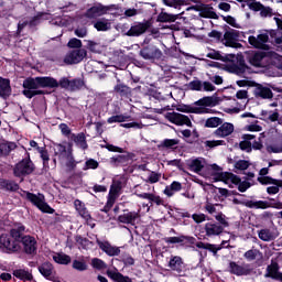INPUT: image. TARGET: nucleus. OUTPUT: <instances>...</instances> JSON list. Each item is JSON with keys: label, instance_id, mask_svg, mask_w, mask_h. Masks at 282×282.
<instances>
[{"label": "nucleus", "instance_id": "obj_11", "mask_svg": "<svg viewBox=\"0 0 282 282\" xmlns=\"http://www.w3.org/2000/svg\"><path fill=\"white\" fill-rule=\"evenodd\" d=\"M140 56H142L144 61H151V63H153L162 58V51L158 46L149 45L140 51Z\"/></svg>", "mask_w": 282, "mask_h": 282}, {"label": "nucleus", "instance_id": "obj_40", "mask_svg": "<svg viewBox=\"0 0 282 282\" xmlns=\"http://www.w3.org/2000/svg\"><path fill=\"white\" fill-rule=\"evenodd\" d=\"M53 260L61 265H69V263H72V257L63 252L54 253Z\"/></svg>", "mask_w": 282, "mask_h": 282}, {"label": "nucleus", "instance_id": "obj_35", "mask_svg": "<svg viewBox=\"0 0 282 282\" xmlns=\"http://www.w3.org/2000/svg\"><path fill=\"white\" fill-rule=\"evenodd\" d=\"M14 149H17V143L3 140L0 141V158L10 155Z\"/></svg>", "mask_w": 282, "mask_h": 282}, {"label": "nucleus", "instance_id": "obj_51", "mask_svg": "<svg viewBox=\"0 0 282 282\" xmlns=\"http://www.w3.org/2000/svg\"><path fill=\"white\" fill-rule=\"evenodd\" d=\"M262 116L264 120H270V122H276V120H279V112L276 111L263 110Z\"/></svg>", "mask_w": 282, "mask_h": 282}, {"label": "nucleus", "instance_id": "obj_18", "mask_svg": "<svg viewBox=\"0 0 282 282\" xmlns=\"http://www.w3.org/2000/svg\"><path fill=\"white\" fill-rule=\"evenodd\" d=\"M97 246H99L102 252H106L108 257H118L120 254V248L112 246L109 241L97 240Z\"/></svg>", "mask_w": 282, "mask_h": 282}, {"label": "nucleus", "instance_id": "obj_47", "mask_svg": "<svg viewBox=\"0 0 282 282\" xmlns=\"http://www.w3.org/2000/svg\"><path fill=\"white\" fill-rule=\"evenodd\" d=\"M193 237H185V236H180V237H167L165 238V243H184V241H193Z\"/></svg>", "mask_w": 282, "mask_h": 282}, {"label": "nucleus", "instance_id": "obj_16", "mask_svg": "<svg viewBox=\"0 0 282 282\" xmlns=\"http://www.w3.org/2000/svg\"><path fill=\"white\" fill-rule=\"evenodd\" d=\"M249 10H253V12H260V15L263 18L272 17L274 12L272 11V8L263 6L261 2H250Z\"/></svg>", "mask_w": 282, "mask_h": 282}, {"label": "nucleus", "instance_id": "obj_31", "mask_svg": "<svg viewBox=\"0 0 282 282\" xmlns=\"http://www.w3.org/2000/svg\"><path fill=\"white\" fill-rule=\"evenodd\" d=\"M107 275L116 282H131V278L122 275V273L118 272V269H108Z\"/></svg>", "mask_w": 282, "mask_h": 282}, {"label": "nucleus", "instance_id": "obj_63", "mask_svg": "<svg viewBox=\"0 0 282 282\" xmlns=\"http://www.w3.org/2000/svg\"><path fill=\"white\" fill-rule=\"evenodd\" d=\"M164 6L169 8H175L176 10L183 4L182 0H163Z\"/></svg>", "mask_w": 282, "mask_h": 282}, {"label": "nucleus", "instance_id": "obj_62", "mask_svg": "<svg viewBox=\"0 0 282 282\" xmlns=\"http://www.w3.org/2000/svg\"><path fill=\"white\" fill-rule=\"evenodd\" d=\"M237 171H246L250 166V162L246 160H239L234 164Z\"/></svg>", "mask_w": 282, "mask_h": 282}, {"label": "nucleus", "instance_id": "obj_46", "mask_svg": "<svg viewBox=\"0 0 282 282\" xmlns=\"http://www.w3.org/2000/svg\"><path fill=\"white\" fill-rule=\"evenodd\" d=\"M13 276L20 279L21 281H32V273H29L26 270L18 269L13 271Z\"/></svg>", "mask_w": 282, "mask_h": 282}, {"label": "nucleus", "instance_id": "obj_8", "mask_svg": "<svg viewBox=\"0 0 282 282\" xmlns=\"http://www.w3.org/2000/svg\"><path fill=\"white\" fill-rule=\"evenodd\" d=\"M276 35V31H268L261 32L258 36L251 35L248 41L252 45V47H257L258 50H265L268 47L265 43H268L270 36Z\"/></svg>", "mask_w": 282, "mask_h": 282}, {"label": "nucleus", "instance_id": "obj_38", "mask_svg": "<svg viewBox=\"0 0 282 282\" xmlns=\"http://www.w3.org/2000/svg\"><path fill=\"white\" fill-rule=\"evenodd\" d=\"M95 30L98 32H107V30H111V22L105 18L97 20L94 23Z\"/></svg>", "mask_w": 282, "mask_h": 282}, {"label": "nucleus", "instance_id": "obj_55", "mask_svg": "<svg viewBox=\"0 0 282 282\" xmlns=\"http://www.w3.org/2000/svg\"><path fill=\"white\" fill-rule=\"evenodd\" d=\"M128 161H129V156L127 155H117L110 159V162L112 164H116V166H120V164H127Z\"/></svg>", "mask_w": 282, "mask_h": 282}, {"label": "nucleus", "instance_id": "obj_17", "mask_svg": "<svg viewBox=\"0 0 282 282\" xmlns=\"http://www.w3.org/2000/svg\"><path fill=\"white\" fill-rule=\"evenodd\" d=\"M75 210H77L78 215L87 221V224L94 228V224H91V215H89V212L87 210V207H85V203L80 202L79 199H76L74 202Z\"/></svg>", "mask_w": 282, "mask_h": 282}, {"label": "nucleus", "instance_id": "obj_44", "mask_svg": "<svg viewBox=\"0 0 282 282\" xmlns=\"http://www.w3.org/2000/svg\"><path fill=\"white\" fill-rule=\"evenodd\" d=\"M204 166H206V161L204 159H193L189 162V169L191 171H194V173H199Z\"/></svg>", "mask_w": 282, "mask_h": 282}, {"label": "nucleus", "instance_id": "obj_27", "mask_svg": "<svg viewBox=\"0 0 282 282\" xmlns=\"http://www.w3.org/2000/svg\"><path fill=\"white\" fill-rule=\"evenodd\" d=\"M102 14H107V8L102 4H97L87 10L86 17L88 19H96L98 17H102Z\"/></svg>", "mask_w": 282, "mask_h": 282}, {"label": "nucleus", "instance_id": "obj_9", "mask_svg": "<svg viewBox=\"0 0 282 282\" xmlns=\"http://www.w3.org/2000/svg\"><path fill=\"white\" fill-rule=\"evenodd\" d=\"M166 120L172 122V124H176L177 127H193V121H191V117L186 115H182L180 112H167L165 115Z\"/></svg>", "mask_w": 282, "mask_h": 282}, {"label": "nucleus", "instance_id": "obj_41", "mask_svg": "<svg viewBox=\"0 0 282 282\" xmlns=\"http://www.w3.org/2000/svg\"><path fill=\"white\" fill-rule=\"evenodd\" d=\"M243 140L245 141L240 142V149L241 151L250 153V151H252V143H250V140H254V134H243Z\"/></svg>", "mask_w": 282, "mask_h": 282}, {"label": "nucleus", "instance_id": "obj_29", "mask_svg": "<svg viewBox=\"0 0 282 282\" xmlns=\"http://www.w3.org/2000/svg\"><path fill=\"white\" fill-rule=\"evenodd\" d=\"M12 94V87L10 86V79L0 77V98H9Z\"/></svg>", "mask_w": 282, "mask_h": 282}, {"label": "nucleus", "instance_id": "obj_49", "mask_svg": "<svg viewBox=\"0 0 282 282\" xmlns=\"http://www.w3.org/2000/svg\"><path fill=\"white\" fill-rule=\"evenodd\" d=\"M221 118L219 117H212L208 118L205 122V127H207L208 129H215L217 127H219V124H221Z\"/></svg>", "mask_w": 282, "mask_h": 282}, {"label": "nucleus", "instance_id": "obj_58", "mask_svg": "<svg viewBox=\"0 0 282 282\" xmlns=\"http://www.w3.org/2000/svg\"><path fill=\"white\" fill-rule=\"evenodd\" d=\"M37 153H40L42 160H43V164L45 166V169H47L50 165V154H47V151H45V148H37Z\"/></svg>", "mask_w": 282, "mask_h": 282}, {"label": "nucleus", "instance_id": "obj_57", "mask_svg": "<svg viewBox=\"0 0 282 282\" xmlns=\"http://www.w3.org/2000/svg\"><path fill=\"white\" fill-rule=\"evenodd\" d=\"M85 43H87V48L90 50V52H94L95 54H100V44L91 40H85Z\"/></svg>", "mask_w": 282, "mask_h": 282}, {"label": "nucleus", "instance_id": "obj_12", "mask_svg": "<svg viewBox=\"0 0 282 282\" xmlns=\"http://www.w3.org/2000/svg\"><path fill=\"white\" fill-rule=\"evenodd\" d=\"M34 171V163L31 160H22L14 167V175L17 177H23V175H30Z\"/></svg>", "mask_w": 282, "mask_h": 282}, {"label": "nucleus", "instance_id": "obj_52", "mask_svg": "<svg viewBox=\"0 0 282 282\" xmlns=\"http://www.w3.org/2000/svg\"><path fill=\"white\" fill-rule=\"evenodd\" d=\"M84 86H85V82H83L82 79H73L70 80V86L68 91H78V89H83Z\"/></svg>", "mask_w": 282, "mask_h": 282}, {"label": "nucleus", "instance_id": "obj_15", "mask_svg": "<svg viewBox=\"0 0 282 282\" xmlns=\"http://www.w3.org/2000/svg\"><path fill=\"white\" fill-rule=\"evenodd\" d=\"M192 91H215L217 89L215 85L210 82H202L199 79H194L188 84Z\"/></svg>", "mask_w": 282, "mask_h": 282}, {"label": "nucleus", "instance_id": "obj_37", "mask_svg": "<svg viewBox=\"0 0 282 282\" xmlns=\"http://www.w3.org/2000/svg\"><path fill=\"white\" fill-rule=\"evenodd\" d=\"M39 271L45 279L52 280V274H54V267L52 263L45 262L39 267Z\"/></svg>", "mask_w": 282, "mask_h": 282}, {"label": "nucleus", "instance_id": "obj_24", "mask_svg": "<svg viewBox=\"0 0 282 282\" xmlns=\"http://www.w3.org/2000/svg\"><path fill=\"white\" fill-rule=\"evenodd\" d=\"M235 131V126L230 122L223 123L218 129L214 131L217 138H228Z\"/></svg>", "mask_w": 282, "mask_h": 282}, {"label": "nucleus", "instance_id": "obj_60", "mask_svg": "<svg viewBox=\"0 0 282 282\" xmlns=\"http://www.w3.org/2000/svg\"><path fill=\"white\" fill-rule=\"evenodd\" d=\"M162 177L161 173L158 172H150L147 178V182H149L150 184H158V182H160Z\"/></svg>", "mask_w": 282, "mask_h": 282}, {"label": "nucleus", "instance_id": "obj_34", "mask_svg": "<svg viewBox=\"0 0 282 282\" xmlns=\"http://www.w3.org/2000/svg\"><path fill=\"white\" fill-rule=\"evenodd\" d=\"M140 217V214L137 212H128L118 217L120 224H135V219Z\"/></svg>", "mask_w": 282, "mask_h": 282}, {"label": "nucleus", "instance_id": "obj_14", "mask_svg": "<svg viewBox=\"0 0 282 282\" xmlns=\"http://www.w3.org/2000/svg\"><path fill=\"white\" fill-rule=\"evenodd\" d=\"M20 243L26 254H36L37 243L36 238L32 236L20 237Z\"/></svg>", "mask_w": 282, "mask_h": 282}, {"label": "nucleus", "instance_id": "obj_33", "mask_svg": "<svg viewBox=\"0 0 282 282\" xmlns=\"http://www.w3.org/2000/svg\"><path fill=\"white\" fill-rule=\"evenodd\" d=\"M258 237L261 241H274L279 237V234L272 229H261L258 231Z\"/></svg>", "mask_w": 282, "mask_h": 282}, {"label": "nucleus", "instance_id": "obj_48", "mask_svg": "<svg viewBox=\"0 0 282 282\" xmlns=\"http://www.w3.org/2000/svg\"><path fill=\"white\" fill-rule=\"evenodd\" d=\"M243 257L247 261H254V259H261L262 254L258 249H251L246 251Z\"/></svg>", "mask_w": 282, "mask_h": 282}, {"label": "nucleus", "instance_id": "obj_32", "mask_svg": "<svg viewBox=\"0 0 282 282\" xmlns=\"http://www.w3.org/2000/svg\"><path fill=\"white\" fill-rule=\"evenodd\" d=\"M254 95L257 96V98H263V99H270L273 96L272 90L268 88V86H263L259 84L256 86Z\"/></svg>", "mask_w": 282, "mask_h": 282}, {"label": "nucleus", "instance_id": "obj_54", "mask_svg": "<svg viewBox=\"0 0 282 282\" xmlns=\"http://www.w3.org/2000/svg\"><path fill=\"white\" fill-rule=\"evenodd\" d=\"M129 116L127 115H116L110 118H108L107 122L108 124H113V122H127V119Z\"/></svg>", "mask_w": 282, "mask_h": 282}, {"label": "nucleus", "instance_id": "obj_45", "mask_svg": "<svg viewBox=\"0 0 282 282\" xmlns=\"http://www.w3.org/2000/svg\"><path fill=\"white\" fill-rule=\"evenodd\" d=\"M178 17H180L178 14H171V13H166V12H161L158 17V21L160 23H173V22L177 21Z\"/></svg>", "mask_w": 282, "mask_h": 282}, {"label": "nucleus", "instance_id": "obj_1", "mask_svg": "<svg viewBox=\"0 0 282 282\" xmlns=\"http://www.w3.org/2000/svg\"><path fill=\"white\" fill-rule=\"evenodd\" d=\"M23 95L26 98H34V96H41L44 94L43 90L46 87L48 89H56L58 87V80L54 77H35L29 78L23 82Z\"/></svg>", "mask_w": 282, "mask_h": 282}, {"label": "nucleus", "instance_id": "obj_42", "mask_svg": "<svg viewBox=\"0 0 282 282\" xmlns=\"http://www.w3.org/2000/svg\"><path fill=\"white\" fill-rule=\"evenodd\" d=\"M223 43L226 47H241L240 44L235 45V33L232 31L225 33Z\"/></svg>", "mask_w": 282, "mask_h": 282}, {"label": "nucleus", "instance_id": "obj_23", "mask_svg": "<svg viewBox=\"0 0 282 282\" xmlns=\"http://www.w3.org/2000/svg\"><path fill=\"white\" fill-rule=\"evenodd\" d=\"M229 270L231 274H236V276H245L250 274V267L248 264H237L236 262L229 263Z\"/></svg>", "mask_w": 282, "mask_h": 282}, {"label": "nucleus", "instance_id": "obj_36", "mask_svg": "<svg viewBox=\"0 0 282 282\" xmlns=\"http://www.w3.org/2000/svg\"><path fill=\"white\" fill-rule=\"evenodd\" d=\"M198 10L200 12V17H204L205 19H217V13H215L213 7L208 4H200Z\"/></svg>", "mask_w": 282, "mask_h": 282}, {"label": "nucleus", "instance_id": "obj_5", "mask_svg": "<svg viewBox=\"0 0 282 282\" xmlns=\"http://www.w3.org/2000/svg\"><path fill=\"white\" fill-rule=\"evenodd\" d=\"M22 197L31 202L33 206H36L39 210L42 213H47L48 215H54V208H51L46 203H45V196L43 194H32L30 192H22Z\"/></svg>", "mask_w": 282, "mask_h": 282}, {"label": "nucleus", "instance_id": "obj_2", "mask_svg": "<svg viewBox=\"0 0 282 282\" xmlns=\"http://www.w3.org/2000/svg\"><path fill=\"white\" fill-rule=\"evenodd\" d=\"M210 180L212 182H224V184H227L229 188L238 186L240 193H246V191L250 188V184L248 182H241V178L232 173L223 172L221 169L215 164L210 165Z\"/></svg>", "mask_w": 282, "mask_h": 282}, {"label": "nucleus", "instance_id": "obj_19", "mask_svg": "<svg viewBox=\"0 0 282 282\" xmlns=\"http://www.w3.org/2000/svg\"><path fill=\"white\" fill-rule=\"evenodd\" d=\"M234 204H242L243 206H247V208H261L262 210H265V208L270 207V204L265 200H246L241 202L237 198L234 199Z\"/></svg>", "mask_w": 282, "mask_h": 282}, {"label": "nucleus", "instance_id": "obj_6", "mask_svg": "<svg viewBox=\"0 0 282 282\" xmlns=\"http://www.w3.org/2000/svg\"><path fill=\"white\" fill-rule=\"evenodd\" d=\"M198 107H193L189 109H181L177 108V111H187L188 113H210V108L207 107H215L217 105V100L213 97H204L196 101Z\"/></svg>", "mask_w": 282, "mask_h": 282}, {"label": "nucleus", "instance_id": "obj_30", "mask_svg": "<svg viewBox=\"0 0 282 282\" xmlns=\"http://www.w3.org/2000/svg\"><path fill=\"white\" fill-rule=\"evenodd\" d=\"M267 278L275 279L276 281H282V273L279 272V264L276 262H272L268 268H267Z\"/></svg>", "mask_w": 282, "mask_h": 282}, {"label": "nucleus", "instance_id": "obj_20", "mask_svg": "<svg viewBox=\"0 0 282 282\" xmlns=\"http://www.w3.org/2000/svg\"><path fill=\"white\" fill-rule=\"evenodd\" d=\"M135 188L137 189L134 191V195H137V197L140 199H148L150 204H156V206H162V204H164V200H162L160 196L151 193H140L138 186Z\"/></svg>", "mask_w": 282, "mask_h": 282}, {"label": "nucleus", "instance_id": "obj_21", "mask_svg": "<svg viewBox=\"0 0 282 282\" xmlns=\"http://www.w3.org/2000/svg\"><path fill=\"white\" fill-rule=\"evenodd\" d=\"M149 28H151V24L149 22L135 23L127 32V36H140L144 34V32H147Z\"/></svg>", "mask_w": 282, "mask_h": 282}, {"label": "nucleus", "instance_id": "obj_10", "mask_svg": "<svg viewBox=\"0 0 282 282\" xmlns=\"http://www.w3.org/2000/svg\"><path fill=\"white\" fill-rule=\"evenodd\" d=\"M258 182L262 184V186L267 187L268 195H276L279 189L282 188V180H276L272 177H258Z\"/></svg>", "mask_w": 282, "mask_h": 282}, {"label": "nucleus", "instance_id": "obj_56", "mask_svg": "<svg viewBox=\"0 0 282 282\" xmlns=\"http://www.w3.org/2000/svg\"><path fill=\"white\" fill-rule=\"evenodd\" d=\"M98 166H99L98 161H96L94 159H88L85 162L83 171L96 170V169H98Z\"/></svg>", "mask_w": 282, "mask_h": 282}, {"label": "nucleus", "instance_id": "obj_39", "mask_svg": "<svg viewBox=\"0 0 282 282\" xmlns=\"http://www.w3.org/2000/svg\"><path fill=\"white\" fill-rule=\"evenodd\" d=\"M178 191H182V183L174 181L171 185L165 187L164 195L167 197H173V195L178 193Z\"/></svg>", "mask_w": 282, "mask_h": 282}, {"label": "nucleus", "instance_id": "obj_26", "mask_svg": "<svg viewBox=\"0 0 282 282\" xmlns=\"http://www.w3.org/2000/svg\"><path fill=\"white\" fill-rule=\"evenodd\" d=\"M169 268L173 270V272H182L184 270V260L180 256H171L169 261Z\"/></svg>", "mask_w": 282, "mask_h": 282}, {"label": "nucleus", "instance_id": "obj_59", "mask_svg": "<svg viewBox=\"0 0 282 282\" xmlns=\"http://www.w3.org/2000/svg\"><path fill=\"white\" fill-rule=\"evenodd\" d=\"M91 265L95 270H107V263L98 258L91 260Z\"/></svg>", "mask_w": 282, "mask_h": 282}, {"label": "nucleus", "instance_id": "obj_43", "mask_svg": "<svg viewBox=\"0 0 282 282\" xmlns=\"http://www.w3.org/2000/svg\"><path fill=\"white\" fill-rule=\"evenodd\" d=\"M70 139L74 140L75 144L79 149H87V140L85 138V133L72 134Z\"/></svg>", "mask_w": 282, "mask_h": 282}, {"label": "nucleus", "instance_id": "obj_22", "mask_svg": "<svg viewBox=\"0 0 282 282\" xmlns=\"http://www.w3.org/2000/svg\"><path fill=\"white\" fill-rule=\"evenodd\" d=\"M224 232V229L219 224L215 221H209L205 225V235L206 237H219Z\"/></svg>", "mask_w": 282, "mask_h": 282}, {"label": "nucleus", "instance_id": "obj_61", "mask_svg": "<svg viewBox=\"0 0 282 282\" xmlns=\"http://www.w3.org/2000/svg\"><path fill=\"white\" fill-rule=\"evenodd\" d=\"M73 268L78 272H85V270H87V263L85 261L74 260Z\"/></svg>", "mask_w": 282, "mask_h": 282}, {"label": "nucleus", "instance_id": "obj_4", "mask_svg": "<svg viewBox=\"0 0 282 282\" xmlns=\"http://www.w3.org/2000/svg\"><path fill=\"white\" fill-rule=\"evenodd\" d=\"M53 150L55 155H57L61 164H65L68 171L76 169V160H74L72 150H67V148H65L63 144H54Z\"/></svg>", "mask_w": 282, "mask_h": 282}, {"label": "nucleus", "instance_id": "obj_53", "mask_svg": "<svg viewBox=\"0 0 282 282\" xmlns=\"http://www.w3.org/2000/svg\"><path fill=\"white\" fill-rule=\"evenodd\" d=\"M247 69L248 67L243 64H240V66L231 65L229 67V72H231V74H237L238 76H241V74H246Z\"/></svg>", "mask_w": 282, "mask_h": 282}, {"label": "nucleus", "instance_id": "obj_3", "mask_svg": "<svg viewBox=\"0 0 282 282\" xmlns=\"http://www.w3.org/2000/svg\"><path fill=\"white\" fill-rule=\"evenodd\" d=\"M21 230L25 227H20V230L11 229L10 234L0 236V248L4 252H19L21 250Z\"/></svg>", "mask_w": 282, "mask_h": 282}, {"label": "nucleus", "instance_id": "obj_50", "mask_svg": "<svg viewBox=\"0 0 282 282\" xmlns=\"http://www.w3.org/2000/svg\"><path fill=\"white\" fill-rule=\"evenodd\" d=\"M216 221H218V226H221L223 230L225 228H228L229 224H228V218L226 217V215L218 213L216 215H214Z\"/></svg>", "mask_w": 282, "mask_h": 282}, {"label": "nucleus", "instance_id": "obj_28", "mask_svg": "<svg viewBox=\"0 0 282 282\" xmlns=\"http://www.w3.org/2000/svg\"><path fill=\"white\" fill-rule=\"evenodd\" d=\"M249 63L253 67H265V53L259 52L251 55Z\"/></svg>", "mask_w": 282, "mask_h": 282}, {"label": "nucleus", "instance_id": "obj_25", "mask_svg": "<svg viewBox=\"0 0 282 282\" xmlns=\"http://www.w3.org/2000/svg\"><path fill=\"white\" fill-rule=\"evenodd\" d=\"M226 243H228V241H223L221 245H213V243H208V242H197L196 243V248H199L202 250H208V252H212L214 254V257H217V251L221 250L224 248V246H226Z\"/></svg>", "mask_w": 282, "mask_h": 282}, {"label": "nucleus", "instance_id": "obj_13", "mask_svg": "<svg viewBox=\"0 0 282 282\" xmlns=\"http://www.w3.org/2000/svg\"><path fill=\"white\" fill-rule=\"evenodd\" d=\"M85 56H87L85 48L73 50L65 56L64 63L67 65H76V63H80Z\"/></svg>", "mask_w": 282, "mask_h": 282}, {"label": "nucleus", "instance_id": "obj_64", "mask_svg": "<svg viewBox=\"0 0 282 282\" xmlns=\"http://www.w3.org/2000/svg\"><path fill=\"white\" fill-rule=\"evenodd\" d=\"M115 91H117V94H120V96H127L129 94V87L122 84H118L117 86H115Z\"/></svg>", "mask_w": 282, "mask_h": 282}, {"label": "nucleus", "instance_id": "obj_7", "mask_svg": "<svg viewBox=\"0 0 282 282\" xmlns=\"http://www.w3.org/2000/svg\"><path fill=\"white\" fill-rule=\"evenodd\" d=\"M123 178H115L112 181V185L110 186V191L108 194V200L106 204V208H112L113 204H116V199L120 197V192L122 191V186H124Z\"/></svg>", "mask_w": 282, "mask_h": 282}]
</instances>
